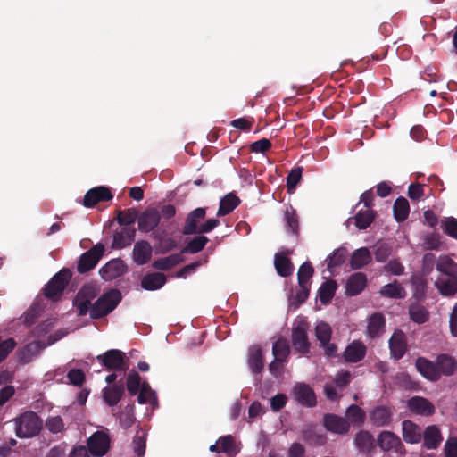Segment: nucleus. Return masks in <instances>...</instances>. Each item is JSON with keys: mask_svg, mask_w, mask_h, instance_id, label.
<instances>
[{"mask_svg": "<svg viewBox=\"0 0 457 457\" xmlns=\"http://www.w3.org/2000/svg\"><path fill=\"white\" fill-rule=\"evenodd\" d=\"M410 411L415 414L430 416L435 412V406L428 399L413 396L408 401Z\"/></svg>", "mask_w": 457, "mask_h": 457, "instance_id": "22", "label": "nucleus"}, {"mask_svg": "<svg viewBox=\"0 0 457 457\" xmlns=\"http://www.w3.org/2000/svg\"><path fill=\"white\" fill-rule=\"evenodd\" d=\"M443 436L439 428L436 425L428 426L423 432V446L428 450L438 448Z\"/></svg>", "mask_w": 457, "mask_h": 457, "instance_id": "27", "label": "nucleus"}, {"mask_svg": "<svg viewBox=\"0 0 457 457\" xmlns=\"http://www.w3.org/2000/svg\"><path fill=\"white\" fill-rule=\"evenodd\" d=\"M332 330L326 322H320L315 328V335L320 344H326L330 341Z\"/></svg>", "mask_w": 457, "mask_h": 457, "instance_id": "52", "label": "nucleus"}, {"mask_svg": "<svg viewBox=\"0 0 457 457\" xmlns=\"http://www.w3.org/2000/svg\"><path fill=\"white\" fill-rule=\"evenodd\" d=\"M287 402V397L284 394H278L270 399L271 410L275 412L282 410Z\"/></svg>", "mask_w": 457, "mask_h": 457, "instance_id": "62", "label": "nucleus"}, {"mask_svg": "<svg viewBox=\"0 0 457 457\" xmlns=\"http://www.w3.org/2000/svg\"><path fill=\"white\" fill-rule=\"evenodd\" d=\"M314 273L313 267L310 262H303L297 272V280L299 287L311 286L310 279Z\"/></svg>", "mask_w": 457, "mask_h": 457, "instance_id": "45", "label": "nucleus"}, {"mask_svg": "<svg viewBox=\"0 0 457 457\" xmlns=\"http://www.w3.org/2000/svg\"><path fill=\"white\" fill-rule=\"evenodd\" d=\"M403 438L408 444H417L420 442L422 432L421 428L411 420L402 422Z\"/></svg>", "mask_w": 457, "mask_h": 457, "instance_id": "28", "label": "nucleus"}, {"mask_svg": "<svg viewBox=\"0 0 457 457\" xmlns=\"http://www.w3.org/2000/svg\"><path fill=\"white\" fill-rule=\"evenodd\" d=\"M136 229L134 227H123L113 235L112 248L122 249L131 245L135 240Z\"/></svg>", "mask_w": 457, "mask_h": 457, "instance_id": "21", "label": "nucleus"}, {"mask_svg": "<svg viewBox=\"0 0 457 457\" xmlns=\"http://www.w3.org/2000/svg\"><path fill=\"white\" fill-rule=\"evenodd\" d=\"M205 214L206 210L202 207H198L190 212L183 226V234L195 235L209 233L220 225L218 219H209L205 222L201 223L202 220H204Z\"/></svg>", "mask_w": 457, "mask_h": 457, "instance_id": "1", "label": "nucleus"}, {"mask_svg": "<svg viewBox=\"0 0 457 457\" xmlns=\"http://www.w3.org/2000/svg\"><path fill=\"white\" fill-rule=\"evenodd\" d=\"M132 257L133 261L137 265L147 263L152 257V246L150 243L145 240L137 242L133 248Z\"/></svg>", "mask_w": 457, "mask_h": 457, "instance_id": "25", "label": "nucleus"}, {"mask_svg": "<svg viewBox=\"0 0 457 457\" xmlns=\"http://www.w3.org/2000/svg\"><path fill=\"white\" fill-rule=\"evenodd\" d=\"M438 289L441 295L452 296L457 292V276H450L440 281Z\"/></svg>", "mask_w": 457, "mask_h": 457, "instance_id": "47", "label": "nucleus"}, {"mask_svg": "<svg viewBox=\"0 0 457 457\" xmlns=\"http://www.w3.org/2000/svg\"><path fill=\"white\" fill-rule=\"evenodd\" d=\"M303 168H294L287 176V187L288 193H293L295 189L296 185L299 183L302 178Z\"/></svg>", "mask_w": 457, "mask_h": 457, "instance_id": "54", "label": "nucleus"}, {"mask_svg": "<svg viewBox=\"0 0 457 457\" xmlns=\"http://www.w3.org/2000/svg\"><path fill=\"white\" fill-rule=\"evenodd\" d=\"M248 365L250 370L254 374H260L264 367L262 350L259 345H254L250 348Z\"/></svg>", "mask_w": 457, "mask_h": 457, "instance_id": "30", "label": "nucleus"}, {"mask_svg": "<svg viewBox=\"0 0 457 457\" xmlns=\"http://www.w3.org/2000/svg\"><path fill=\"white\" fill-rule=\"evenodd\" d=\"M302 439L311 445H323L327 442L325 435L318 434L312 429H306L302 432Z\"/></svg>", "mask_w": 457, "mask_h": 457, "instance_id": "48", "label": "nucleus"}, {"mask_svg": "<svg viewBox=\"0 0 457 457\" xmlns=\"http://www.w3.org/2000/svg\"><path fill=\"white\" fill-rule=\"evenodd\" d=\"M96 360L107 370L125 372L129 369V360L118 349H111L96 356Z\"/></svg>", "mask_w": 457, "mask_h": 457, "instance_id": "7", "label": "nucleus"}, {"mask_svg": "<svg viewBox=\"0 0 457 457\" xmlns=\"http://www.w3.org/2000/svg\"><path fill=\"white\" fill-rule=\"evenodd\" d=\"M15 434L19 438H30L37 436L43 427V421L39 416L28 411L14 419Z\"/></svg>", "mask_w": 457, "mask_h": 457, "instance_id": "2", "label": "nucleus"}, {"mask_svg": "<svg viewBox=\"0 0 457 457\" xmlns=\"http://www.w3.org/2000/svg\"><path fill=\"white\" fill-rule=\"evenodd\" d=\"M436 270L448 277L457 275L456 263L447 256L440 257L436 263Z\"/></svg>", "mask_w": 457, "mask_h": 457, "instance_id": "46", "label": "nucleus"}, {"mask_svg": "<svg viewBox=\"0 0 457 457\" xmlns=\"http://www.w3.org/2000/svg\"><path fill=\"white\" fill-rule=\"evenodd\" d=\"M100 293L99 287L95 283L85 284L77 293L73 304L79 316H85L91 308V302Z\"/></svg>", "mask_w": 457, "mask_h": 457, "instance_id": "6", "label": "nucleus"}, {"mask_svg": "<svg viewBox=\"0 0 457 457\" xmlns=\"http://www.w3.org/2000/svg\"><path fill=\"white\" fill-rule=\"evenodd\" d=\"M240 199L233 193H228L220 199V206L217 212L218 216H225L236 209L239 204Z\"/></svg>", "mask_w": 457, "mask_h": 457, "instance_id": "34", "label": "nucleus"}, {"mask_svg": "<svg viewBox=\"0 0 457 457\" xmlns=\"http://www.w3.org/2000/svg\"><path fill=\"white\" fill-rule=\"evenodd\" d=\"M425 248L428 250H436L441 245V237L438 233H430L424 239Z\"/></svg>", "mask_w": 457, "mask_h": 457, "instance_id": "60", "label": "nucleus"}, {"mask_svg": "<svg viewBox=\"0 0 457 457\" xmlns=\"http://www.w3.org/2000/svg\"><path fill=\"white\" fill-rule=\"evenodd\" d=\"M124 393V385L120 381L112 386H107L103 389V399L109 406H115L120 401Z\"/></svg>", "mask_w": 457, "mask_h": 457, "instance_id": "24", "label": "nucleus"}, {"mask_svg": "<svg viewBox=\"0 0 457 457\" xmlns=\"http://www.w3.org/2000/svg\"><path fill=\"white\" fill-rule=\"evenodd\" d=\"M284 216L287 228L290 229L293 234H297L299 230V220L295 210L291 206L287 208Z\"/></svg>", "mask_w": 457, "mask_h": 457, "instance_id": "51", "label": "nucleus"}, {"mask_svg": "<svg viewBox=\"0 0 457 457\" xmlns=\"http://www.w3.org/2000/svg\"><path fill=\"white\" fill-rule=\"evenodd\" d=\"M183 261L184 257L180 252L179 253H173L167 257L155 260L153 263V267L160 270H168Z\"/></svg>", "mask_w": 457, "mask_h": 457, "instance_id": "37", "label": "nucleus"}, {"mask_svg": "<svg viewBox=\"0 0 457 457\" xmlns=\"http://www.w3.org/2000/svg\"><path fill=\"white\" fill-rule=\"evenodd\" d=\"M409 315L411 320L418 324L425 323L429 317L428 310L419 303H414L410 306Z\"/></svg>", "mask_w": 457, "mask_h": 457, "instance_id": "44", "label": "nucleus"}, {"mask_svg": "<svg viewBox=\"0 0 457 457\" xmlns=\"http://www.w3.org/2000/svg\"><path fill=\"white\" fill-rule=\"evenodd\" d=\"M121 301V294L118 289H111L103 294L91 305L89 315L91 319L97 320L111 313Z\"/></svg>", "mask_w": 457, "mask_h": 457, "instance_id": "3", "label": "nucleus"}, {"mask_svg": "<svg viewBox=\"0 0 457 457\" xmlns=\"http://www.w3.org/2000/svg\"><path fill=\"white\" fill-rule=\"evenodd\" d=\"M436 362L439 372V378L442 376H452L457 370V361L449 354H439L436 359Z\"/></svg>", "mask_w": 457, "mask_h": 457, "instance_id": "26", "label": "nucleus"}, {"mask_svg": "<svg viewBox=\"0 0 457 457\" xmlns=\"http://www.w3.org/2000/svg\"><path fill=\"white\" fill-rule=\"evenodd\" d=\"M322 424L328 431L337 435H345L350 430L349 421L345 418L333 413L325 414Z\"/></svg>", "mask_w": 457, "mask_h": 457, "instance_id": "10", "label": "nucleus"}, {"mask_svg": "<svg viewBox=\"0 0 457 457\" xmlns=\"http://www.w3.org/2000/svg\"><path fill=\"white\" fill-rule=\"evenodd\" d=\"M379 448L384 452L395 451L401 453L404 447L400 437L391 431H382L377 437Z\"/></svg>", "mask_w": 457, "mask_h": 457, "instance_id": "14", "label": "nucleus"}, {"mask_svg": "<svg viewBox=\"0 0 457 457\" xmlns=\"http://www.w3.org/2000/svg\"><path fill=\"white\" fill-rule=\"evenodd\" d=\"M197 235L182 248L181 253H196L204 248L209 239L203 234Z\"/></svg>", "mask_w": 457, "mask_h": 457, "instance_id": "41", "label": "nucleus"}, {"mask_svg": "<svg viewBox=\"0 0 457 457\" xmlns=\"http://www.w3.org/2000/svg\"><path fill=\"white\" fill-rule=\"evenodd\" d=\"M110 448L109 436L103 431L95 432L87 439V451L96 457L104 456Z\"/></svg>", "mask_w": 457, "mask_h": 457, "instance_id": "9", "label": "nucleus"}, {"mask_svg": "<svg viewBox=\"0 0 457 457\" xmlns=\"http://www.w3.org/2000/svg\"><path fill=\"white\" fill-rule=\"evenodd\" d=\"M138 217V212L135 208H129L118 211L116 219L120 226L133 227Z\"/></svg>", "mask_w": 457, "mask_h": 457, "instance_id": "40", "label": "nucleus"}, {"mask_svg": "<svg viewBox=\"0 0 457 457\" xmlns=\"http://www.w3.org/2000/svg\"><path fill=\"white\" fill-rule=\"evenodd\" d=\"M221 453H225L228 456H235L239 450L237 447L236 440L231 435L222 436L218 439Z\"/></svg>", "mask_w": 457, "mask_h": 457, "instance_id": "43", "label": "nucleus"}, {"mask_svg": "<svg viewBox=\"0 0 457 457\" xmlns=\"http://www.w3.org/2000/svg\"><path fill=\"white\" fill-rule=\"evenodd\" d=\"M371 262V255L368 248L361 247L355 250L350 258V266L353 270H359Z\"/></svg>", "mask_w": 457, "mask_h": 457, "instance_id": "33", "label": "nucleus"}, {"mask_svg": "<svg viewBox=\"0 0 457 457\" xmlns=\"http://www.w3.org/2000/svg\"><path fill=\"white\" fill-rule=\"evenodd\" d=\"M353 444L361 453L370 455L375 448V439L368 430H361L354 436Z\"/></svg>", "mask_w": 457, "mask_h": 457, "instance_id": "20", "label": "nucleus"}, {"mask_svg": "<svg viewBox=\"0 0 457 457\" xmlns=\"http://www.w3.org/2000/svg\"><path fill=\"white\" fill-rule=\"evenodd\" d=\"M161 220L160 212L155 208L145 209L138 217V229L148 233L158 227Z\"/></svg>", "mask_w": 457, "mask_h": 457, "instance_id": "13", "label": "nucleus"}, {"mask_svg": "<svg viewBox=\"0 0 457 457\" xmlns=\"http://www.w3.org/2000/svg\"><path fill=\"white\" fill-rule=\"evenodd\" d=\"M305 447L298 442L293 443L288 448L287 457H305Z\"/></svg>", "mask_w": 457, "mask_h": 457, "instance_id": "64", "label": "nucleus"}, {"mask_svg": "<svg viewBox=\"0 0 457 457\" xmlns=\"http://www.w3.org/2000/svg\"><path fill=\"white\" fill-rule=\"evenodd\" d=\"M347 250L344 247L338 248L336 250L331 256H329V261L328 263V268L329 270L338 267L343 264L347 258Z\"/></svg>", "mask_w": 457, "mask_h": 457, "instance_id": "53", "label": "nucleus"}, {"mask_svg": "<svg viewBox=\"0 0 457 457\" xmlns=\"http://www.w3.org/2000/svg\"><path fill=\"white\" fill-rule=\"evenodd\" d=\"M391 355L395 360H400L407 350L406 337L402 330H395L389 339Z\"/></svg>", "mask_w": 457, "mask_h": 457, "instance_id": "19", "label": "nucleus"}, {"mask_svg": "<svg viewBox=\"0 0 457 457\" xmlns=\"http://www.w3.org/2000/svg\"><path fill=\"white\" fill-rule=\"evenodd\" d=\"M393 211L394 217L396 220V221H404L408 218L410 212V205L407 199L403 196L396 198L393 206Z\"/></svg>", "mask_w": 457, "mask_h": 457, "instance_id": "39", "label": "nucleus"}, {"mask_svg": "<svg viewBox=\"0 0 457 457\" xmlns=\"http://www.w3.org/2000/svg\"><path fill=\"white\" fill-rule=\"evenodd\" d=\"M140 380V376L136 370H132L129 372L126 385L127 389L131 395H137L142 387Z\"/></svg>", "mask_w": 457, "mask_h": 457, "instance_id": "49", "label": "nucleus"}, {"mask_svg": "<svg viewBox=\"0 0 457 457\" xmlns=\"http://www.w3.org/2000/svg\"><path fill=\"white\" fill-rule=\"evenodd\" d=\"M128 408H130V409L126 410L125 411H122L119 417L120 424L121 428H130L135 422L134 404H131V406L128 405L127 409Z\"/></svg>", "mask_w": 457, "mask_h": 457, "instance_id": "55", "label": "nucleus"}, {"mask_svg": "<svg viewBox=\"0 0 457 457\" xmlns=\"http://www.w3.org/2000/svg\"><path fill=\"white\" fill-rule=\"evenodd\" d=\"M367 286V277L362 272L350 275L345 284V295L354 296L360 295Z\"/></svg>", "mask_w": 457, "mask_h": 457, "instance_id": "17", "label": "nucleus"}, {"mask_svg": "<svg viewBox=\"0 0 457 457\" xmlns=\"http://www.w3.org/2000/svg\"><path fill=\"white\" fill-rule=\"evenodd\" d=\"M104 252V245L101 243L95 245L88 251L81 254L79 259L77 270L80 274L87 273L93 270Z\"/></svg>", "mask_w": 457, "mask_h": 457, "instance_id": "8", "label": "nucleus"}, {"mask_svg": "<svg viewBox=\"0 0 457 457\" xmlns=\"http://www.w3.org/2000/svg\"><path fill=\"white\" fill-rule=\"evenodd\" d=\"M67 378L73 386H80L85 382V374L79 369H72L68 372Z\"/></svg>", "mask_w": 457, "mask_h": 457, "instance_id": "59", "label": "nucleus"}, {"mask_svg": "<svg viewBox=\"0 0 457 457\" xmlns=\"http://www.w3.org/2000/svg\"><path fill=\"white\" fill-rule=\"evenodd\" d=\"M296 402L305 407H314L317 403L313 389L305 383H297L293 389Z\"/></svg>", "mask_w": 457, "mask_h": 457, "instance_id": "12", "label": "nucleus"}, {"mask_svg": "<svg viewBox=\"0 0 457 457\" xmlns=\"http://www.w3.org/2000/svg\"><path fill=\"white\" fill-rule=\"evenodd\" d=\"M445 457H457V437H449L445 444Z\"/></svg>", "mask_w": 457, "mask_h": 457, "instance_id": "63", "label": "nucleus"}, {"mask_svg": "<svg viewBox=\"0 0 457 457\" xmlns=\"http://www.w3.org/2000/svg\"><path fill=\"white\" fill-rule=\"evenodd\" d=\"M367 348L361 341H353L344 352V359L346 362L356 363L363 360Z\"/></svg>", "mask_w": 457, "mask_h": 457, "instance_id": "23", "label": "nucleus"}, {"mask_svg": "<svg viewBox=\"0 0 457 457\" xmlns=\"http://www.w3.org/2000/svg\"><path fill=\"white\" fill-rule=\"evenodd\" d=\"M376 212L369 209H361L354 216L355 226L361 229L364 230L368 228L371 223L374 221L376 218Z\"/></svg>", "mask_w": 457, "mask_h": 457, "instance_id": "36", "label": "nucleus"}, {"mask_svg": "<svg viewBox=\"0 0 457 457\" xmlns=\"http://www.w3.org/2000/svg\"><path fill=\"white\" fill-rule=\"evenodd\" d=\"M134 452L137 456H143L145 453V432H137L133 439Z\"/></svg>", "mask_w": 457, "mask_h": 457, "instance_id": "57", "label": "nucleus"}, {"mask_svg": "<svg viewBox=\"0 0 457 457\" xmlns=\"http://www.w3.org/2000/svg\"><path fill=\"white\" fill-rule=\"evenodd\" d=\"M415 367L425 378L434 382L439 380V372L436 361H431L425 357H419L416 359Z\"/></svg>", "mask_w": 457, "mask_h": 457, "instance_id": "16", "label": "nucleus"}, {"mask_svg": "<svg viewBox=\"0 0 457 457\" xmlns=\"http://www.w3.org/2000/svg\"><path fill=\"white\" fill-rule=\"evenodd\" d=\"M274 266L278 274L284 278L290 276L294 270L291 260L284 253L275 254Z\"/></svg>", "mask_w": 457, "mask_h": 457, "instance_id": "31", "label": "nucleus"}, {"mask_svg": "<svg viewBox=\"0 0 457 457\" xmlns=\"http://www.w3.org/2000/svg\"><path fill=\"white\" fill-rule=\"evenodd\" d=\"M380 294L383 296L395 299H403L406 296L405 289L397 281L385 285Z\"/></svg>", "mask_w": 457, "mask_h": 457, "instance_id": "42", "label": "nucleus"}, {"mask_svg": "<svg viewBox=\"0 0 457 457\" xmlns=\"http://www.w3.org/2000/svg\"><path fill=\"white\" fill-rule=\"evenodd\" d=\"M272 354L274 358L282 361V363L287 362V358L290 354V345L285 337H279L274 342L272 346Z\"/></svg>", "mask_w": 457, "mask_h": 457, "instance_id": "35", "label": "nucleus"}, {"mask_svg": "<svg viewBox=\"0 0 457 457\" xmlns=\"http://www.w3.org/2000/svg\"><path fill=\"white\" fill-rule=\"evenodd\" d=\"M72 273L68 268L59 270L42 289V294L52 302H57L71 279Z\"/></svg>", "mask_w": 457, "mask_h": 457, "instance_id": "4", "label": "nucleus"}, {"mask_svg": "<svg viewBox=\"0 0 457 457\" xmlns=\"http://www.w3.org/2000/svg\"><path fill=\"white\" fill-rule=\"evenodd\" d=\"M46 427L51 433L57 434L63 430L64 423L60 416H54L46 419Z\"/></svg>", "mask_w": 457, "mask_h": 457, "instance_id": "56", "label": "nucleus"}, {"mask_svg": "<svg viewBox=\"0 0 457 457\" xmlns=\"http://www.w3.org/2000/svg\"><path fill=\"white\" fill-rule=\"evenodd\" d=\"M345 416L355 424H362L365 419V412L358 405L352 404L347 408Z\"/></svg>", "mask_w": 457, "mask_h": 457, "instance_id": "50", "label": "nucleus"}, {"mask_svg": "<svg viewBox=\"0 0 457 457\" xmlns=\"http://www.w3.org/2000/svg\"><path fill=\"white\" fill-rule=\"evenodd\" d=\"M444 232L451 237L457 239V219L447 218L442 225Z\"/></svg>", "mask_w": 457, "mask_h": 457, "instance_id": "58", "label": "nucleus"}, {"mask_svg": "<svg viewBox=\"0 0 457 457\" xmlns=\"http://www.w3.org/2000/svg\"><path fill=\"white\" fill-rule=\"evenodd\" d=\"M337 287V282L332 279L327 280L321 284L318 291V295L321 303L328 304L331 302Z\"/></svg>", "mask_w": 457, "mask_h": 457, "instance_id": "38", "label": "nucleus"}, {"mask_svg": "<svg viewBox=\"0 0 457 457\" xmlns=\"http://www.w3.org/2000/svg\"><path fill=\"white\" fill-rule=\"evenodd\" d=\"M394 410L387 406H377L370 412V420L376 427H387L392 422Z\"/></svg>", "mask_w": 457, "mask_h": 457, "instance_id": "18", "label": "nucleus"}, {"mask_svg": "<svg viewBox=\"0 0 457 457\" xmlns=\"http://www.w3.org/2000/svg\"><path fill=\"white\" fill-rule=\"evenodd\" d=\"M166 283V276L163 273L154 272L146 274L141 280V287L148 291L160 289Z\"/></svg>", "mask_w": 457, "mask_h": 457, "instance_id": "29", "label": "nucleus"}, {"mask_svg": "<svg viewBox=\"0 0 457 457\" xmlns=\"http://www.w3.org/2000/svg\"><path fill=\"white\" fill-rule=\"evenodd\" d=\"M309 328V322L304 318H298L294 322L292 328L293 347L296 352L303 355L309 353L311 348L307 337Z\"/></svg>", "mask_w": 457, "mask_h": 457, "instance_id": "5", "label": "nucleus"}, {"mask_svg": "<svg viewBox=\"0 0 457 457\" xmlns=\"http://www.w3.org/2000/svg\"><path fill=\"white\" fill-rule=\"evenodd\" d=\"M113 198V195L108 187L100 186L89 189L84 196L83 205L87 208H92L100 202H107Z\"/></svg>", "mask_w": 457, "mask_h": 457, "instance_id": "11", "label": "nucleus"}, {"mask_svg": "<svg viewBox=\"0 0 457 457\" xmlns=\"http://www.w3.org/2000/svg\"><path fill=\"white\" fill-rule=\"evenodd\" d=\"M127 271V266L120 259H113L104 264L100 270L99 274L104 280H112Z\"/></svg>", "mask_w": 457, "mask_h": 457, "instance_id": "15", "label": "nucleus"}, {"mask_svg": "<svg viewBox=\"0 0 457 457\" xmlns=\"http://www.w3.org/2000/svg\"><path fill=\"white\" fill-rule=\"evenodd\" d=\"M386 320L383 314L373 313L369 319L368 335L372 338L379 337L384 332Z\"/></svg>", "mask_w": 457, "mask_h": 457, "instance_id": "32", "label": "nucleus"}, {"mask_svg": "<svg viewBox=\"0 0 457 457\" xmlns=\"http://www.w3.org/2000/svg\"><path fill=\"white\" fill-rule=\"evenodd\" d=\"M425 195L424 186L421 184H411L408 187V196L414 201H419Z\"/></svg>", "mask_w": 457, "mask_h": 457, "instance_id": "61", "label": "nucleus"}]
</instances>
